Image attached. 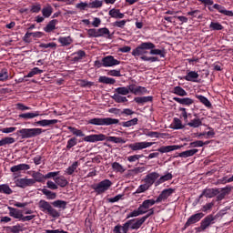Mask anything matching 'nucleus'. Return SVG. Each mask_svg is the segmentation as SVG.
I'll list each match as a JSON object with an SVG mask.
<instances>
[{
    "mask_svg": "<svg viewBox=\"0 0 233 233\" xmlns=\"http://www.w3.org/2000/svg\"><path fill=\"white\" fill-rule=\"evenodd\" d=\"M150 48H156V45L152 42H143L133 49L131 55L133 57H140L142 61H150L151 63H156L159 61L157 56H147L146 54H148Z\"/></svg>",
    "mask_w": 233,
    "mask_h": 233,
    "instance_id": "1",
    "label": "nucleus"
},
{
    "mask_svg": "<svg viewBox=\"0 0 233 233\" xmlns=\"http://www.w3.org/2000/svg\"><path fill=\"white\" fill-rule=\"evenodd\" d=\"M38 208L41 210V212H44L45 214H48V216H51V218H59L61 216V213L57 211V209L54 208L50 202L41 199L38 202Z\"/></svg>",
    "mask_w": 233,
    "mask_h": 233,
    "instance_id": "2",
    "label": "nucleus"
},
{
    "mask_svg": "<svg viewBox=\"0 0 233 233\" xmlns=\"http://www.w3.org/2000/svg\"><path fill=\"white\" fill-rule=\"evenodd\" d=\"M119 124V119L106 117V118H92L88 121V125H96V127H108L110 125Z\"/></svg>",
    "mask_w": 233,
    "mask_h": 233,
    "instance_id": "3",
    "label": "nucleus"
},
{
    "mask_svg": "<svg viewBox=\"0 0 233 233\" xmlns=\"http://www.w3.org/2000/svg\"><path fill=\"white\" fill-rule=\"evenodd\" d=\"M22 139H30V137H35L43 134V130L39 127L36 128H22L17 131Z\"/></svg>",
    "mask_w": 233,
    "mask_h": 233,
    "instance_id": "4",
    "label": "nucleus"
},
{
    "mask_svg": "<svg viewBox=\"0 0 233 233\" xmlns=\"http://www.w3.org/2000/svg\"><path fill=\"white\" fill-rule=\"evenodd\" d=\"M110 187H112V181H110V179H104L98 184L94 185L92 188L96 194L99 195L105 194L106 190H109Z\"/></svg>",
    "mask_w": 233,
    "mask_h": 233,
    "instance_id": "5",
    "label": "nucleus"
},
{
    "mask_svg": "<svg viewBox=\"0 0 233 233\" xmlns=\"http://www.w3.org/2000/svg\"><path fill=\"white\" fill-rule=\"evenodd\" d=\"M98 67L105 66L106 68L110 66H117V65H121V61L114 58L112 56H107L102 58V63L98 62Z\"/></svg>",
    "mask_w": 233,
    "mask_h": 233,
    "instance_id": "6",
    "label": "nucleus"
},
{
    "mask_svg": "<svg viewBox=\"0 0 233 233\" xmlns=\"http://www.w3.org/2000/svg\"><path fill=\"white\" fill-rule=\"evenodd\" d=\"M152 145H156V142H136L128 145V148H130L133 152H137V150H144V148H148L152 147Z\"/></svg>",
    "mask_w": 233,
    "mask_h": 233,
    "instance_id": "7",
    "label": "nucleus"
},
{
    "mask_svg": "<svg viewBox=\"0 0 233 233\" xmlns=\"http://www.w3.org/2000/svg\"><path fill=\"white\" fill-rule=\"evenodd\" d=\"M129 90L134 96H145V94H148V89H147V87L137 86L136 84H130Z\"/></svg>",
    "mask_w": 233,
    "mask_h": 233,
    "instance_id": "8",
    "label": "nucleus"
},
{
    "mask_svg": "<svg viewBox=\"0 0 233 233\" xmlns=\"http://www.w3.org/2000/svg\"><path fill=\"white\" fill-rule=\"evenodd\" d=\"M176 192L174 188H167L164 189L158 196V198L155 200L157 203H162V201H167L170 196H172Z\"/></svg>",
    "mask_w": 233,
    "mask_h": 233,
    "instance_id": "9",
    "label": "nucleus"
},
{
    "mask_svg": "<svg viewBox=\"0 0 233 233\" xmlns=\"http://www.w3.org/2000/svg\"><path fill=\"white\" fill-rule=\"evenodd\" d=\"M16 187L19 188H26V187H32L35 185L34 178H18L15 180Z\"/></svg>",
    "mask_w": 233,
    "mask_h": 233,
    "instance_id": "10",
    "label": "nucleus"
},
{
    "mask_svg": "<svg viewBox=\"0 0 233 233\" xmlns=\"http://www.w3.org/2000/svg\"><path fill=\"white\" fill-rule=\"evenodd\" d=\"M217 217L214 215H208L200 223L201 230H207L210 225H214Z\"/></svg>",
    "mask_w": 233,
    "mask_h": 233,
    "instance_id": "11",
    "label": "nucleus"
},
{
    "mask_svg": "<svg viewBox=\"0 0 233 233\" xmlns=\"http://www.w3.org/2000/svg\"><path fill=\"white\" fill-rule=\"evenodd\" d=\"M205 214L203 213H197L192 215L185 223V228H188L190 225H195V223H198V221H201L203 219Z\"/></svg>",
    "mask_w": 233,
    "mask_h": 233,
    "instance_id": "12",
    "label": "nucleus"
},
{
    "mask_svg": "<svg viewBox=\"0 0 233 233\" xmlns=\"http://www.w3.org/2000/svg\"><path fill=\"white\" fill-rule=\"evenodd\" d=\"M105 139H106V136L103 134L89 135L84 137L86 143H97V141H105Z\"/></svg>",
    "mask_w": 233,
    "mask_h": 233,
    "instance_id": "13",
    "label": "nucleus"
},
{
    "mask_svg": "<svg viewBox=\"0 0 233 233\" xmlns=\"http://www.w3.org/2000/svg\"><path fill=\"white\" fill-rule=\"evenodd\" d=\"M156 203L157 202L154 199L144 200L143 203L138 207V209L142 212V216L143 214H147V212H148V208L154 207Z\"/></svg>",
    "mask_w": 233,
    "mask_h": 233,
    "instance_id": "14",
    "label": "nucleus"
},
{
    "mask_svg": "<svg viewBox=\"0 0 233 233\" xmlns=\"http://www.w3.org/2000/svg\"><path fill=\"white\" fill-rule=\"evenodd\" d=\"M133 221H136V219H130L127 222H126L123 226L117 225L114 228V233H127L128 228H130V225H132Z\"/></svg>",
    "mask_w": 233,
    "mask_h": 233,
    "instance_id": "15",
    "label": "nucleus"
},
{
    "mask_svg": "<svg viewBox=\"0 0 233 233\" xmlns=\"http://www.w3.org/2000/svg\"><path fill=\"white\" fill-rule=\"evenodd\" d=\"M157 178H159V173L152 172L146 176L144 178V183H147L149 187H151L153 183H156V179Z\"/></svg>",
    "mask_w": 233,
    "mask_h": 233,
    "instance_id": "16",
    "label": "nucleus"
},
{
    "mask_svg": "<svg viewBox=\"0 0 233 233\" xmlns=\"http://www.w3.org/2000/svg\"><path fill=\"white\" fill-rule=\"evenodd\" d=\"M7 208L9 210V216L11 218H14L15 219H19V221H21V218H23V211L12 207H8Z\"/></svg>",
    "mask_w": 233,
    "mask_h": 233,
    "instance_id": "17",
    "label": "nucleus"
},
{
    "mask_svg": "<svg viewBox=\"0 0 233 233\" xmlns=\"http://www.w3.org/2000/svg\"><path fill=\"white\" fill-rule=\"evenodd\" d=\"M199 77V74L196 71H189L187 73V76H183V79L186 81H191V83H198V78Z\"/></svg>",
    "mask_w": 233,
    "mask_h": 233,
    "instance_id": "18",
    "label": "nucleus"
},
{
    "mask_svg": "<svg viewBox=\"0 0 233 233\" xmlns=\"http://www.w3.org/2000/svg\"><path fill=\"white\" fill-rule=\"evenodd\" d=\"M182 146H163L160 148L157 149L160 154H167L168 152H174V150H179Z\"/></svg>",
    "mask_w": 233,
    "mask_h": 233,
    "instance_id": "19",
    "label": "nucleus"
},
{
    "mask_svg": "<svg viewBox=\"0 0 233 233\" xmlns=\"http://www.w3.org/2000/svg\"><path fill=\"white\" fill-rule=\"evenodd\" d=\"M154 97L153 96H137L134 98L135 103L137 105H145L146 103H152Z\"/></svg>",
    "mask_w": 233,
    "mask_h": 233,
    "instance_id": "20",
    "label": "nucleus"
},
{
    "mask_svg": "<svg viewBox=\"0 0 233 233\" xmlns=\"http://www.w3.org/2000/svg\"><path fill=\"white\" fill-rule=\"evenodd\" d=\"M143 223H145V218H135V221L131 222L129 226L130 229L138 230V228H141Z\"/></svg>",
    "mask_w": 233,
    "mask_h": 233,
    "instance_id": "21",
    "label": "nucleus"
},
{
    "mask_svg": "<svg viewBox=\"0 0 233 233\" xmlns=\"http://www.w3.org/2000/svg\"><path fill=\"white\" fill-rule=\"evenodd\" d=\"M213 8H215V10H218L219 14H223L224 15H228V17H233V12L226 10L225 7L222 6L221 5L215 4L213 5Z\"/></svg>",
    "mask_w": 233,
    "mask_h": 233,
    "instance_id": "22",
    "label": "nucleus"
},
{
    "mask_svg": "<svg viewBox=\"0 0 233 233\" xmlns=\"http://www.w3.org/2000/svg\"><path fill=\"white\" fill-rule=\"evenodd\" d=\"M174 101L177 103H179V105H185L186 106H190V105H194V99L189 98V97H174Z\"/></svg>",
    "mask_w": 233,
    "mask_h": 233,
    "instance_id": "23",
    "label": "nucleus"
},
{
    "mask_svg": "<svg viewBox=\"0 0 233 233\" xmlns=\"http://www.w3.org/2000/svg\"><path fill=\"white\" fill-rule=\"evenodd\" d=\"M97 37H106L107 39H112V35H110V30L106 27H102L97 29Z\"/></svg>",
    "mask_w": 233,
    "mask_h": 233,
    "instance_id": "24",
    "label": "nucleus"
},
{
    "mask_svg": "<svg viewBox=\"0 0 233 233\" xmlns=\"http://www.w3.org/2000/svg\"><path fill=\"white\" fill-rule=\"evenodd\" d=\"M56 123H59V120L57 119H43L36 122V125H39V127H52L54 125H56Z\"/></svg>",
    "mask_w": 233,
    "mask_h": 233,
    "instance_id": "25",
    "label": "nucleus"
},
{
    "mask_svg": "<svg viewBox=\"0 0 233 233\" xmlns=\"http://www.w3.org/2000/svg\"><path fill=\"white\" fill-rule=\"evenodd\" d=\"M11 172L15 173V172H21L22 170H30V165L28 164H19L16 166H13L10 168Z\"/></svg>",
    "mask_w": 233,
    "mask_h": 233,
    "instance_id": "26",
    "label": "nucleus"
},
{
    "mask_svg": "<svg viewBox=\"0 0 233 233\" xmlns=\"http://www.w3.org/2000/svg\"><path fill=\"white\" fill-rule=\"evenodd\" d=\"M219 194L218 188H207L203 190V195H205V198H215V196H218Z\"/></svg>",
    "mask_w": 233,
    "mask_h": 233,
    "instance_id": "27",
    "label": "nucleus"
},
{
    "mask_svg": "<svg viewBox=\"0 0 233 233\" xmlns=\"http://www.w3.org/2000/svg\"><path fill=\"white\" fill-rule=\"evenodd\" d=\"M54 181L56 185H58V187H61L62 188H65V187L68 185V180H66V177L64 176L55 177Z\"/></svg>",
    "mask_w": 233,
    "mask_h": 233,
    "instance_id": "28",
    "label": "nucleus"
},
{
    "mask_svg": "<svg viewBox=\"0 0 233 233\" xmlns=\"http://www.w3.org/2000/svg\"><path fill=\"white\" fill-rule=\"evenodd\" d=\"M109 15L114 19H123V17H125V14L121 13L119 9L116 8L109 10Z\"/></svg>",
    "mask_w": 233,
    "mask_h": 233,
    "instance_id": "29",
    "label": "nucleus"
},
{
    "mask_svg": "<svg viewBox=\"0 0 233 233\" xmlns=\"http://www.w3.org/2000/svg\"><path fill=\"white\" fill-rule=\"evenodd\" d=\"M58 43H60L62 46H70V45L74 43V40L70 36H60Z\"/></svg>",
    "mask_w": 233,
    "mask_h": 233,
    "instance_id": "30",
    "label": "nucleus"
},
{
    "mask_svg": "<svg viewBox=\"0 0 233 233\" xmlns=\"http://www.w3.org/2000/svg\"><path fill=\"white\" fill-rule=\"evenodd\" d=\"M115 92L120 96H128V94H130V85L127 86L117 87L115 89Z\"/></svg>",
    "mask_w": 233,
    "mask_h": 233,
    "instance_id": "31",
    "label": "nucleus"
},
{
    "mask_svg": "<svg viewBox=\"0 0 233 233\" xmlns=\"http://www.w3.org/2000/svg\"><path fill=\"white\" fill-rule=\"evenodd\" d=\"M57 23H59L57 19L51 20L47 24V25L44 28L45 32H47V33L54 32V30H56V25H57Z\"/></svg>",
    "mask_w": 233,
    "mask_h": 233,
    "instance_id": "32",
    "label": "nucleus"
},
{
    "mask_svg": "<svg viewBox=\"0 0 233 233\" xmlns=\"http://www.w3.org/2000/svg\"><path fill=\"white\" fill-rule=\"evenodd\" d=\"M38 116H41V114L39 113V111H35L34 113L20 114L19 117H21L22 119H34V117H38Z\"/></svg>",
    "mask_w": 233,
    "mask_h": 233,
    "instance_id": "33",
    "label": "nucleus"
},
{
    "mask_svg": "<svg viewBox=\"0 0 233 233\" xmlns=\"http://www.w3.org/2000/svg\"><path fill=\"white\" fill-rule=\"evenodd\" d=\"M196 97L198 99V101H200V103H202V105H205L207 108H212V103H210L208 98L201 95H197Z\"/></svg>",
    "mask_w": 233,
    "mask_h": 233,
    "instance_id": "34",
    "label": "nucleus"
},
{
    "mask_svg": "<svg viewBox=\"0 0 233 233\" xmlns=\"http://www.w3.org/2000/svg\"><path fill=\"white\" fill-rule=\"evenodd\" d=\"M98 83H103L104 85H116V79L108 76H100L98 78Z\"/></svg>",
    "mask_w": 233,
    "mask_h": 233,
    "instance_id": "35",
    "label": "nucleus"
},
{
    "mask_svg": "<svg viewBox=\"0 0 233 233\" xmlns=\"http://www.w3.org/2000/svg\"><path fill=\"white\" fill-rule=\"evenodd\" d=\"M137 121H139V119H137V117H135L131 120L121 122L120 126L126 128H129V127H136V125H137Z\"/></svg>",
    "mask_w": 233,
    "mask_h": 233,
    "instance_id": "36",
    "label": "nucleus"
},
{
    "mask_svg": "<svg viewBox=\"0 0 233 233\" xmlns=\"http://www.w3.org/2000/svg\"><path fill=\"white\" fill-rule=\"evenodd\" d=\"M14 190L10 188V186L8 184H2L0 185V194H5L7 196H10V194H13Z\"/></svg>",
    "mask_w": 233,
    "mask_h": 233,
    "instance_id": "37",
    "label": "nucleus"
},
{
    "mask_svg": "<svg viewBox=\"0 0 233 233\" xmlns=\"http://www.w3.org/2000/svg\"><path fill=\"white\" fill-rule=\"evenodd\" d=\"M73 56H75L73 61H75V63H77V61H81L83 57L86 56V53H85V51L83 50H78L77 52L73 53Z\"/></svg>",
    "mask_w": 233,
    "mask_h": 233,
    "instance_id": "38",
    "label": "nucleus"
},
{
    "mask_svg": "<svg viewBox=\"0 0 233 233\" xmlns=\"http://www.w3.org/2000/svg\"><path fill=\"white\" fill-rule=\"evenodd\" d=\"M198 149H189L187 151H183L179 153L178 157H192L195 154H198Z\"/></svg>",
    "mask_w": 233,
    "mask_h": 233,
    "instance_id": "39",
    "label": "nucleus"
},
{
    "mask_svg": "<svg viewBox=\"0 0 233 233\" xmlns=\"http://www.w3.org/2000/svg\"><path fill=\"white\" fill-rule=\"evenodd\" d=\"M232 190V187L227 186L226 187L221 189V193L217 197L218 201H221L222 199H225V196L227 194H230V191Z\"/></svg>",
    "mask_w": 233,
    "mask_h": 233,
    "instance_id": "40",
    "label": "nucleus"
},
{
    "mask_svg": "<svg viewBox=\"0 0 233 233\" xmlns=\"http://www.w3.org/2000/svg\"><path fill=\"white\" fill-rule=\"evenodd\" d=\"M112 99H114V101L116 103H127L128 102V98H127V96H123L119 95V93L114 94V96H112Z\"/></svg>",
    "mask_w": 233,
    "mask_h": 233,
    "instance_id": "41",
    "label": "nucleus"
},
{
    "mask_svg": "<svg viewBox=\"0 0 233 233\" xmlns=\"http://www.w3.org/2000/svg\"><path fill=\"white\" fill-rule=\"evenodd\" d=\"M32 177L35 181V183H43V181H45V175H43L42 173L39 172H34L32 175Z\"/></svg>",
    "mask_w": 233,
    "mask_h": 233,
    "instance_id": "42",
    "label": "nucleus"
},
{
    "mask_svg": "<svg viewBox=\"0 0 233 233\" xmlns=\"http://www.w3.org/2000/svg\"><path fill=\"white\" fill-rule=\"evenodd\" d=\"M14 143H15V138L5 137L0 140V147H5V145H12Z\"/></svg>",
    "mask_w": 233,
    "mask_h": 233,
    "instance_id": "43",
    "label": "nucleus"
},
{
    "mask_svg": "<svg viewBox=\"0 0 233 233\" xmlns=\"http://www.w3.org/2000/svg\"><path fill=\"white\" fill-rule=\"evenodd\" d=\"M79 167V162L76 161L74 162L70 167H68L66 169V172L68 176H72V174H74V172H76V170H77V167Z\"/></svg>",
    "mask_w": 233,
    "mask_h": 233,
    "instance_id": "44",
    "label": "nucleus"
},
{
    "mask_svg": "<svg viewBox=\"0 0 233 233\" xmlns=\"http://www.w3.org/2000/svg\"><path fill=\"white\" fill-rule=\"evenodd\" d=\"M187 15L191 17H196L197 19H203V14H201V11L198 9H191V11H188Z\"/></svg>",
    "mask_w": 233,
    "mask_h": 233,
    "instance_id": "45",
    "label": "nucleus"
},
{
    "mask_svg": "<svg viewBox=\"0 0 233 233\" xmlns=\"http://www.w3.org/2000/svg\"><path fill=\"white\" fill-rule=\"evenodd\" d=\"M203 125V122L199 118L192 119L189 123H187V127H191V128H199Z\"/></svg>",
    "mask_w": 233,
    "mask_h": 233,
    "instance_id": "46",
    "label": "nucleus"
},
{
    "mask_svg": "<svg viewBox=\"0 0 233 233\" xmlns=\"http://www.w3.org/2000/svg\"><path fill=\"white\" fill-rule=\"evenodd\" d=\"M173 94H176V96H180L181 97L187 96V91H185V89H183L181 86H175L173 89Z\"/></svg>",
    "mask_w": 233,
    "mask_h": 233,
    "instance_id": "47",
    "label": "nucleus"
},
{
    "mask_svg": "<svg viewBox=\"0 0 233 233\" xmlns=\"http://www.w3.org/2000/svg\"><path fill=\"white\" fill-rule=\"evenodd\" d=\"M52 205L56 208H63V210H65V208H66V201H65V200H56L52 203Z\"/></svg>",
    "mask_w": 233,
    "mask_h": 233,
    "instance_id": "48",
    "label": "nucleus"
},
{
    "mask_svg": "<svg viewBox=\"0 0 233 233\" xmlns=\"http://www.w3.org/2000/svg\"><path fill=\"white\" fill-rule=\"evenodd\" d=\"M42 194L46 196L47 199H56V198H57V195L56 193H54L46 188L42 189Z\"/></svg>",
    "mask_w": 233,
    "mask_h": 233,
    "instance_id": "49",
    "label": "nucleus"
},
{
    "mask_svg": "<svg viewBox=\"0 0 233 233\" xmlns=\"http://www.w3.org/2000/svg\"><path fill=\"white\" fill-rule=\"evenodd\" d=\"M52 12H54V8L51 5H47L42 9V15L44 17H50L52 15Z\"/></svg>",
    "mask_w": 233,
    "mask_h": 233,
    "instance_id": "50",
    "label": "nucleus"
},
{
    "mask_svg": "<svg viewBox=\"0 0 233 233\" xmlns=\"http://www.w3.org/2000/svg\"><path fill=\"white\" fill-rule=\"evenodd\" d=\"M149 50L150 56H160V57H165V50L156 49V47L150 48Z\"/></svg>",
    "mask_w": 233,
    "mask_h": 233,
    "instance_id": "51",
    "label": "nucleus"
},
{
    "mask_svg": "<svg viewBox=\"0 0 233 233\" xmlns=\"http://www.w3.org/2000/svg\"><path fill=\"white\" fill-rule=\"evenodd\" d=\"M112 168L113 170H115V172H120V174H123V172H125V167L123 166H121V164H119L118 162H114L112 164Z\"/></svg>",
    "mask_w": 233,
    "mask_h": 233,
    "instance_id": "52",
    "label": "nucleus"
},
{
    "mask_svg": "<svg viewBox=\"0 0 233 233\" xmlns=\"http://www.w3.org/2000/svg\"><path fill=\"white\" fill-rule=\"evenodd\" d=\"M172 127L175 130H181L183 128V123L179 118H174Z\"/></svg>",
    "mask_w": 233,
    "mask_h": 233,
    "instance_id": "53",
    "label": "nucleus"
},
{
    "mask_svg": "<svg viewBox=\"0 0 233 233\" xmlns=\"http://www.w3.org/2000/svg\"><path fill=\"white\" fill-rule=\"evenodd\" d=\"M68 130L72 132L74 136H77L78 137H85V135L83 134V131L80 129H77L76 127H68Z\"/></svg>",
    "mask_w": 233,
    "mask_h": 233,
    "instance_id": "54",
    "label": "nucleus"
},
{
    "mask_svg": "<svg viewBox=\"0 0 233 233\" xmlns=\"http://www.w3.org/2000/svg\"><path fill=\"white\" fill-rule=\"evenodd\" d=\"M39 74H43V70L39 69V67H34L25 77H34V76H37Z\"/></svg>",
    "mask_w": 233,
    "mask_h": 233,
    "instance_id": "55",
    "label": "nucleus"
},
{
    "mask_svg": "<svg viewBox=\"0 0 233 233\" xmlns=\"http://www.w3.org/2000/svg\"><path fill=\"white\" fill-rule=\"evenodd\" d=\"M107 141H110L111 143H127L125 139L122 137H108Z\"/></svg>",
    "mask_w": 233,
    "mask_h": 233,
    "instance_id": "56",
    "label": "nucleus"
},
{
    "mask_svg": "<svg viewBox=\"0 0 233 233\" xmlns=\"http://www.w3.org/2000/svg\"><path fill=\"white\" fill-rule=\"evenodd\" d=\"M150 188V186L145 182V184H142L138 187L137 189V194H142V192H147Z\"/></svg>",
    "mask_w": 233,
    "mask_h": 233,
    "instance_id": "57",
    "label": "nucleus"
},
{
    "mask_svg": "<svg viewBox=\"0 0 233 233\" xmlns=\"http://www.w3.org/2000/svg\"><path fill=\"white\" fill-rule=\"evenodd\" d=\"M204 145H208V142H203L201 140H197V141L191 142L189 144V146L193 148H196L198 147H204Z\"/></svg>",
    "mask_w": 233,
    "mask_h": 233,
    "instance_id": "58",
    "label": "nucleus"
},
{
    "mask_svg": "<svg viewBox=\"0 0 233 233\" xmlns=\"http://www.w3.org/2000/svg\"><path fill=\"white\" fill-rule=\"evenodd\" d=\"M209 28L210 30H223V26L218 22H211Z\"/></svg>",
    "mask_w": 233,
    "mask_h": 233,
    "instance_id": "59",
    "label": "nucleus"
},
{
    "mask_svg": "<svg viewBox=\"0 0 233 233\" xmlns=\"http://www.w3.org/2000/svg\"><path fill=\"white\" fill-rule=\"evenodd\" d=\"M30 12H32V14H39V12H41V5L40 4H34L31 5L30 8Z\"/></svg>",
    "mask_w": 233,
    "mask_h": 233,
    "instance_id": "60",
    "label": "nucleus"
},
{
    "mask_svg": "<svg viewBox=\"0 0 233 233\" xmlns=\"http://www.w3.org/2000/svg\"><path fill=\"white\" fill-rule=\"evenodd\" d=\"M77 145V138L72 137L67 141L66 148L70 150L73 147H76Z\"/></svg>",
    "mask_w": 233,
    "mask_h": 233,
    "instance_id": "61",
    "label": "nucleus"
},
{
    "mask_svg": "<svg viewBox=\"0 0 233 233\" xmlns=\"http://www.w3.org/2000/svg\"><path fill=\"white\" fill-rule=\"evenodd\" d=\"M8 79V70L4 68L0 70V81H6Z\"/></svg>",
    "mask_w": 233,
    "mask_h": 233,
    "instance_id": "62",
    "label": "nucleus"
},
{
    "mask_svg": "<svg viewBox=\"0 0 233 233\" xmlns=\"http://www.w3.org/2000/svg\"><path fill=\"white\" fill-rule=\"evenodd\" d=\"M173 176L171 175V173H167L166 175L160 177V178L158 179L159 183H165V181H170V179H172Z\"/></svg>",
    "mask_w": 233,
    "mask_h": 233,
    "instance_id": "63",
    "label": "nucleus"
},
{
    "mask_svg": "<svg viewBox=\"0 0 233 233\" xmlns=\"http://www.w3.org/2000/svg\"><path fill=\"white\" fill-rule=\"evenodd\" d=\"M103 6V2L99 0H95L89 4V8H101Z\"/></svg>",
    "mask_w": 233,
    "mask_h": 233,
    "instance_id": "64",
    "label": "nucleus"
}]
</instances>
